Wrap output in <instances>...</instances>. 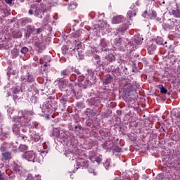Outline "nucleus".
<instances>
[{
    "label": "nucleus",
    "mask_w": 180,
    "mask_h": 180,
    "mask_svg": "<svg viewBox=\"0 0 180 180\" xmlns=\"http://www.w3.org/2000/svg\"><path fill=\"white\" fill-rule=\"evenodd\" d=\"M21 113L23 116V120H22L21 125L22 126H30V121L32 120V117L33 116V110H25L21 111Z\"/></svg>",
    "instance_id": "f257e3e1"
},
{
    "label": "nucleus",
    "mask_w": 180,
    "mask_h": 180,
    "mask_svg": "<svg viewBox=\"0 0 180 180\" xmlns=\"http://www.w3.org/2000/svg\"><path fill=\"white\" fill-rule=\"evenodd\" d=\"M20 79L22 84L29 85V84H33V82H34V76L31 73L27 72L25 75L21 76Z\"/></svg>",
    "instance_id": "f03ea898"
},
{
    "label": "nucleus",
    "mask_w": 180,
    "mask_h": 180,
    "mask_svg": "<svg viewBox=\"0 0 180 180\" xmlns=\"http://www.w3.org/2000/svg\"><path fill=\"white\" fill-rule=\"evenodd\" d=\"M127 41L128 40L126 38L118 37L115 39V44L119 50H122L127 46Z\"/></svg>",
    "instance_id": "7ed1b4c3"
},
{
    "label": "nucleus",
    "mask_w": 180,
    "mask_h": 180,
    "mask_svg": "<svg viewBox=\"0 0 180 180\" xmlns=\"http://www.w3.org/2000/svg\"><path fill=\"white\" fill-rule=\"evenodd\" d=\"M136 91V86L133 83H127L124 86V93L127 96H130L131 95V92H134Z\"/></svg>",
    "instance_id": "20e7f679"
},
{
    "label": "nucleus",
    "mask_w": 180,
    "mask_h": 180,
    "mask_svg": "<svg viewBox=\"0 0 180 180\" xmlns=\"http://www.w3.org/2000/svg\"><path fill=\"white\" fill-rule=\"evenodd\" d=\"M79 33H75L72 35L73 40L75 41V48L72 49L73 51H75V50H79V48L81 47V42H79Z\"/></svg>",
    "instance_id": "39448f33"
},
{
    "label": "nucleus",
    "mask_w": 180,
    "mask_h": 180,
    "mask_svg": "<svg viewBox=\"0 0 180 180\" xmlns=\"http://www.w3.org/2000/svg\"><path fill=\"white\" fill-rule=\"evenodd\" d=\"M126 20V18L122 15L114 17L112 20V25H117L119 23H123Z\"/></svg>",
    "instance_id": "423d86ee"
},
{
    "label": "nucleus",
    "mask_w": 180,
    "mask_h": 180,
    "mask_svg": "<svg viewBox=\"0 0 180 180\" xmlns=\"http://www.w3.org/2000/svg\"><path fill=\"white\" fill-rule=\"evenodd\" d=\"M22 157L25 158V160H27V161L34 162V158L36 155H34V153L29 151L23 154Z\"/></svg>",
    "instance_id": "0eeeda50"
},
{
    "label": "nucleus",
    "mask_w": 180,
    "mask_h": 180,
    "mask_svg": "<svg viewBox=\"0 0 180 180\" xmlns=\"http://www.w3.org/2000/svg\"><path fill=\"white\" fill-rule=\"evenodd\" d=\"M127 29H129V25L126 23L122 24L119 28L116 29V32H115V36H117L119 33L123 34V33H124Z\"/></svg>",
    "instance_id": "6e6552de"
},
{
    "label": "nucleus",
    "mask_w": 180,
    "mask_h": 180,
    "mask_svg": "<svg viewBox=\"0 0 180 180\" xmlns=\"http://www.w3.org/2000/svg\"><path fill=\"white\" fill-rule=\"evenodd\" d=\"M2 160L4 161H9L12 158V153L11 152H4L1 153Z\"/></svg>",
    "instance_id": "1a4fd4ad"
},
{
    "label": "nucleus",
    "mask_w": 180,
    "mask_h": 180,
    "mask_svg": "<svg viewBox=\"0 0 180 180\" xmlns=\"http://www.w3.org/2000/svg\"><path fill=\"white\" fill-rule=\"evenodd\" d=\"M60 75L63 77L62 79H64V78H70L71 72L67 69H65L60 72Z\"/></svg>",
    "instance_id": "9d476101"
},
{
    "label": "nucleus",
    "mask_w": 180,
    "mask_h": 180,
    "mask_svg": "<svg viewBox=\"0 0 180 180\" xmlns=\"http://www.w3.org/2000/svg\"><path fill=\"white\" fill-rule=\"evenodd\" d=\"M163 27L165 30H171V29H174V22L170 21V22L164 23Z\"/></svg>",
    "instance_id": "9b49d317"
},
{
    "label": "nucleus",
    "mask_w": 180,
    "mask_h": 180,
    "mask_svg": "<svg viewBox=\"0 0 180 180\" xmlns=\"http://www.w3.org/2000/svg\"><path fill=\"white\" fill-rule=\"evenodd\" d=\"M22 36V32H20V30H15L12 32V37L14 39H20Z\"/></svg>",
    "instance_id": "f8f14e48"
},
{
    "label": "nucleus",
    "mask_w": 180,
    "mask_h": 180,
    "mask_svg": "<svg viewBox=\"0 0 180 180\" xmlns=\"http://www.w3.org/2000/svg\"><path fill=\"white\" fill-rule=\"evenodd\" d=\"M112 81H113V77H112V75H106L105 76V79H104V84L105 85H108V84H110V82H112Z\"/></svg>",
    "instance_id": "ddd939ff"
},
{
    "label": "nucleus",
    "mask_w": 180,
    "mask_h": 180,
    "mask_svg": "<svg viewBox=\"0 0 180 180\" xmlns=\"http://www.w3.org/2000/svg\"><path fill=\"white\" fill-rule=\"evenodd\" d=\"M26 180H41V176L38 174L34 177L32 174H29Z\"/></svg>",
    "instance_id": "4468645a"
},
{
    "label": "nucleus",
    "mask_w": 180,
    "mask_h": 180,
    "mask_svg": "<svg viewBox=\"0 0 180 180\" xmlns=\"http://www.w3.org/2000/svg\"><path fill=\"white\" fill-rule=\"evenodd\" d=\"M85 114L88 116V117H94V116L96 115V112H94V110L91 108H87Z\"/></svg>",
    "instance_id": "2eb2a0df"
},
{
    "label": "nucleus",
    "mask_w": 180,
    "mask_h": 180,
    "mask_svg": "<svg viewBox=\"0 0 180 180\" xmlns=\"http://www.w3.org/2000/svg\"><path fill=\"white\" fill-rule=\"evenodd\" d=\"M34 30H36L34 29V26H32V25L27 26V33H28L29 34H32V33H34Z\"/></svg>",
    "instance_id": "dca6fc26"
},
{
    "label": "nucleus",
    "mask_w": 180,
    "mask_h": 180,
    "mask_svg": "<svg viewBox=\"0 0 180 180\" xmlns=\"http://www.w3.org/2000/svg\"><path fill=\"white\" fill-rule=\"evenodd\" d=\"M19 53L20 51L19 49L14 48L12 51H11V54L13 57V58H16V57H18V56H19Z\"/></svg>",
    "instance_id": "f3484780"
},
{
    "label": "nucleus",
    "mask_w": 180,
    "mask_h": 180,
    "mask_svg": "<svg viewBox=\"0 0 180 180\" xmlns=\"http://www.w3.org/2000/svg\"><path fill=\"white\" fill-rule=\"evenodd\" d=\"M174 18H180V10L178 8L174 9L172 11Z\"/></svg>",
    "instance_id": "a211bd4d"
},
{
    "label": "nucleus",
    "mask_w": 180,
    "mask_h": 180,
    "mask_svg": "<svg viewBox=\"0 0 180 180\" xmlns=\"http://www.w3.org/2000/svg\"><path fill=\"white\" fill-rule=\"evenodd\" d=\"M136 15H137V13H136V11H134V10H129L127 12V16L129 19H131V18H133V16H136Z\"/></svg>",
    "instance_id": "6ab92c4d"
},
{
    "label": "nucleus",
    "mask_w": 180,
    "mask_h": 180,
    "mask_svg": "<svg viewBox=\"0 0 180 180\" xmlns=\"http://www.w3.org/2000/svg\"><path fill=\"white\" fill-rule=\"evenodd\" d=\"M96 157V153L95 151L92 150L89 152V160L92 161V160H94V158H95Z\"/></svg>",
    "instance_id": "aec40b11"
},
{
    "label": "nucleus",
    "mask_w": 180,
    "mask_h": 180,
    "mask_svg": "<svg viewBox=\"0 0 180 180\" xmlns=\"http://www.w3.org/2000/svg\"><path fill=\"white\" fill-rule=\"evenodd\" d=\"M81 167H83V168H88L89 167V162L88 160H82V162H80Z\"/></svg>",
    "instance_id": "412c9836"
},
{
    "label": "nucleus",
    "mask_w": 180,
    "mask_h": 180,
    "mask_svg": "<svg viewBox=\"0 0 180 180\" xmlns=\"http://www.w3.org/2000/svg\"><path fill=\"white\" fill-rule=\"evenodd\" d=\"M155 50H157V46H155V45H151L148 48V51H149L150 54H153Z\"/></svg>",
    "instance_id": "4be33fe9"
},
{
    "label": "nucleus",
    "mask_w": 180,
    "mask_h": 180,
    "mask_svg": "<svg viewBox=\"0 0 180 180\" xmlns=\"http://www.w3.org/2000/svg\"><path fill=\"white\" fill-rule=\"evenodd\" d=\"M18 94H19V91L18 90H14L13 91V98L14 99V101H18V99H20V97L18 95Z\"/></svg>",
    "instance_id": "5701e85b"
},
{
    "label": "nucleus",
    "mask_w": 180,
    "mask_h": 180,
    "mask_svg": "<svg viewBox=\"0 0 180 180\" xmlns=\"http://www.w3.org/2000/svg\"><path fill=\"white\" fill-rule=\"evenodd\" d=\"M105 60H107V61H109V63H112L115 61V57L113 56V55H108L107 56H105Z\"/></svg>",
    "instance_id": "b1692460"
},
{
    "label": "nucleus",
    "mask_w": 180,
    "mask_h": 180,
    "mask_svg": "<svg viewBox=\"0 0 180 180\" xmlns=\"http://www.w3.org/2000/svg\"><path fill=\"white\" fill-rule=\"evenodd\" d=\"M35 45L37 47H38V49H40L41 50H44V49H46V45H44V43L39 44V42H36Z\"/></svg>",
    "instance_id": "393cba45"
},
{
    "label": "nucleus",
    "mask_w": 180,
    "mask_h": 180,
    "mask_svg": "<svg viewBox=\"0 0 180 180\" xmlns=\"http://www.w3.org/2000/svg\"><path fill=\"white\" fill-rule=\"evenodd\" d=\"M27 148H28V147L26 145H20V146H19L20 151H21L22 153L25 151H27Z\"/></svg>",
    "instance_id": "a878e982"
},
{
    "label": "nucleus",
    "mask_w": 180,
    "mask_h": 180,
    "mask_svg": "<svg viewBox=\"0 0 180 180\" xmlns=\"http://www.w3.org/2000/svg\"><path fill=\"white\" fill-rule=\"evenodd\" d=\"M112 150L115 153H122V148L120 147L117 146H112Z\"/></svg>",
    "instance_id": "bb28decb"
},
{
    "label": "nucleus",
    "mask_w": 180,
    "mask_h": 180,
    "mask_svg": "<svg viewBox=\"0 0 180 180\" xmlns=\"http://www.w3.org/2000/svg\"><path fill=\"white\" fill-rule=\"evenodd\" d=\"M20 53H22V54H26V53H29V49H27L26 46H24L20 49Z\"/></svg>",
    "instance_id": "cd10ccee"
},
{
    "label": "nucleus",
    "mask_w": 180,
    "mask_h": 180,
    "mask_svg": "<svg viewBox=\"0 0 180 180\" xmlns=\"http://www.w3.org/2000/svg\"><path fill=\"white\" fill-rule=\"evenodd\" d=\"M103 165H104V167H105V168L106 169H109V167H110V160H107L104 162Z\"/></svg>",
    "instance_id": "c85d7f7f"
},
{
    "label": "nucleus",
    "mask_w": 180,
    "mask_h": 180,
    "mask_svg": "<svg viewBox=\"0 0 180 180\" xmlns=\"http://www.w3.org/2000/svg\"><path fill=\"white\" fill-rule=\"evenodd\" d=\"M20 131V129L19 128H18V125L14 124L13 127V133H15L16 134H18V133Z\"/></svg>",
    "instance_id": "c756f323"
},
{
    "label": "nucleus",
    "mask_w": 180,
    "mask_h": 180,
    "mask_svg": "<svg viewBox=\"0 0 180 180\" xmlns=\"http://www.w3.org/2000/svg\"><path fill=\"white\" fill-rule=\"evenodd\" d=\"M160 92L161 94H168V90L164 86H161Z\"/></svg>",
    "instance_id": "7c9ffc66"
},
{
    "label": "nucleus",
    "mask_w": 180,
    "mask_h": 180,
    "mask_svg": "<svg viewBox=\"0 0 180 180\" xmlns=\"http://www.w3.org/2000/svg\"><path fill=\"white\" fill-rule=\"evenodd\" d=\"M32 140H33V141H34L35 143H37V141H39V140H40V136H39V135H34L33 136H32Z\"/></svg>",
    "instance_id": "2f4dec72"
},
{
    "label": "nucleus",
    "mask_w": 180,
    "mask_h": 180,
    "mask_svg": "<svg viewBox=\"0 0 180 180\" xmlns=\"http://www.w3.org/2000/svg\"><path fill=\"white\" fill-rule=\"evenodd\" d=\"M156 43H157V44H159V46H161L162 44H164L162 39H161V38H158L156 39Z\"/></svg>",
    "instance_id": "473e14b6"
},
{
    "label": "nucleus",
    "mask_w": 180,
    "mask_h": 180,
    "mask_svg": "<svg viewBox=\"0 0 180 180\" xmlns=\"http://www.w3.org/2000/svg\"><path fill=\"white\" fill-rule=\"evenodd\" d=\"M0 151L1 153H6V146H2L1 147H0Z\"/></svg>",
    "instance_id": "72a5a7b5"
},
{
    "label": "nucleus",
    "mask_w": 180,
    "mask_h": 180,
    "mask_svg": "<svg viewBox=\"0 0 180 180\" xmlns=\"http://www.w3.org/2000/svg\"><path fill=\"white\" fill-rule=\"evenodd\" d=\"M4 1H5L6 4H7L8 5H10V6H11L13 5V4L12 2H13V1H15V0H4Z\"/></svg>",
    "instance_id": "f704fd0d"
},
{
    "label": "nucleus",
    "mask_w": 180,
    "mask_h": 180,
    "mask_svg": "<svg viewBox=\"0 0 180 180\" xmlns=\"http://www.w3.org/2000/svg\"><path fill=\"white\" fill-rule=\"evenodd\" d=\"M94 161H96L98 164H101V162H102V159L96 157V158H94Z\"/></svg>",
    "instance_id": "c9c22d12"
},
{
    "label": "nucleus",
    "mask_w": 180,
    "mask_h": 180,
    "mask_svg": "<svg viewBox=\"0 0 180 180\" xmlns=\"http://www.w3.org/2000/svg\"><path fill=\"white\" fill-rule=\"evenodd\" d=\"M40 9H36L34 11V15H36V16H39L40 15Z\"/></svg>",
    "instance_id": "e433bc0d"
},
{
    "label": "nucleus",
    "mask_w": 180,
    "mask_h": 180,
    "mask_svg": "<svg viewBox=\"0 0 180 180\" xmlns=\"http://www.w3.org/2000/svg\"><path fill=\"white\" fill-rule=\"evenodd\" d=\"M18 137L22 139V140H24V141H26V140H27V136H26L25 135H20Z\"/></svg>",
    "instance_id": "4c0bfd02"
},
{
    "label": "nucleus",
    "mask_w": 180,
    "mask_h": 180,
    "mask_svg": "<svg viewBox=\"0 0 180 180\" xmlns=\"http://www.w3.org/2000/svg\"><path fill=\"white\" fill-rule=\"evenodd\" d=\"M39 33H41V28L37 29V34H39Z\"/></svg>",
    "instance_id": "58836bf2"
},
{
    "label": "nucleus",
    "mask_w": 180,
    "mask_h": 180,
    "mask_svg": "<svg viewBox=\"0 0 180 180\" xmlns=\"http://www.w3.org/2000/svg\"><path fill=\"white\" fill-rule=\"evenodd\" d=\"M75 72L76 74H77V75H81V72H79V70H75Z\"/></svg>",
    "instance_id": "ea45409f"
},
{
    "label": "nucleus",
    "mask_w": 180,
    "mask_h": 180,
    "mask_svg": "<svg viewBox=\"0 0 180 180\" xmlns=\"http://www.w3.org/2000/svg\"><path fill=\"white\" fill-rule=\"evenodd\" d=\"M75 130H77V129H79V130H81V126H79V125H76V126L75 127Z\"/></svg>",
    "instance_id": "a19ab883"
},
{
    "label": "nucleus",
    "mask_w": 180,
    "mask_h": 180,
    "mask_svg": "<svg viewBox=\"0 0 180 180\" xmlns=\"http://www.w3.org/2000/svg\"><path fill=\"white\" fill-rule=\"evenodd\" d=\"M60 82H65V85H68V80H65V82H64V80H60Z\"/></svg>",
    "instance_id": "79ce46f5"
},
{
    "label": "nucleus",
    "mask_w": 180,
    "mask_h": 180,
    "mask_svg": "<svg viewBox=\"0 0 180 180\" xmlns=\"http://www.w3.org/2000/svg\"><path fill=\"white\" fill-rule=\"evenodd\" d=\"M0 180H5V178L2 176V173H1V171H0Z\"/></svg>",
    "instance_id": "37998d69"
},
{
    "label": "nucleus",
    "mask_w": 180,
    "mask_h": 180,
    "mask_svg": "<svg viewBox=\"0 0 180 180\" xmlns=\"http://www.w3.org/2000/svg\"><path fill=\"white\" fill-rule=\"evenodd\" d=\"M27 22V18H24L22 20V23H26Z\"/></svg>",
    "instance_id": "c03bdc74"
},
{
    "label": "nucleus",
    "mask_w": 180,
    "mask_h": 180,
    "mask_svg": "<svg viewBox=\"0 0 180 180\" xmlns=\"http://www.w3.org/2000/svg\"><path fill=\"white\" fill-rule=\"evenodd\" d=\"M33 124H34V127H37V126H39V123H37V122H34L33 123Z\"/></svg>",
    "instance_id": "a18cd8bd"
},
{
    "label": "nucleus",
    "mask_w": 180,
    "mask_h": 180,
    "mask_svg": "<svg viewBox=\"0 0 180 180\" xmlns=\"http://www.w3.org/2000/svg\"><path fill=\"white\" fill-rule=\"evenodd\" d=\"M29 13L30 15H33V10H30Z\"/></svg>",
    "instance_id": "49530a36"
},
{
    "label": "nucleus",
    "mask_w": 180,
    "mask_h": 180,
    "mask_svg": "<svg viewBox=\"0 0 180 180\" xmlns=\"http://www.w3.org/2000/svg\"><path fill=\"white\" fill-rule=\"evenodd\" d=\"M93 175H96V172H95V171L93 170Z\"/></svg>",
    "instance_id": "de8ad7c7"
},
{
    "label": "nucleus",
    "mask_w": 180,
    "mask_h": 180,
    "mask_svg": "<svg viewBox=\"0 0 180 180\" xmlns=\"http://www.w3.org/2000/svg\"><path fill=\"white\" fill-rule=\"evenodd\" d=\"M146 14H147V11H146L144 12V13H143V15H146Z\"/></svg>",
    "instance_id": "09e8293b"
},
{
    "label": "nucleus",
    "mask_w": 180,
    "mask_h": 180,
    "mask_svg": "<svg viewBox=\"0 0 180 180\" xmlns=\"http://www.w3.org/2000/svg\"><path fill=\"white\" fill-rule=\"evenodd\" d=\"M153 1H155V0H153Z\"/></svg>",
    "instance_id": "8fccbe9b"
}]
</instances>
